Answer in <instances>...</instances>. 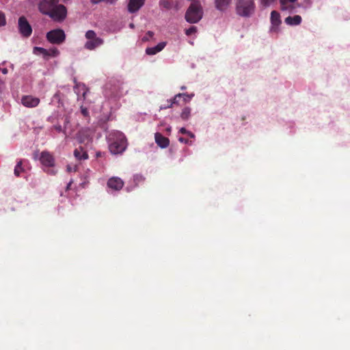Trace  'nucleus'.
I'll return each instance as SVG.
<instances>
[{
  "label": "nucleus",
  "mask_w": 350,
  "mask_h": 350,
  "mask_svg": "<svg viewBox=\"0 0 350 350\" xmlns=\"http://www.w3.org/2000/svg\"><path fill=\"white\" fill-rule=\"evenodd\" d=\"M178 141L182 142V143H185V144H187L188 143V140L187 139L184 138V137H182L178 138Z\"/></svg>",
  "instance_id": "nucleus-34"
},
{
  "label": "nucleus",
  "mask_w": 350,
  "mask_h": 350,
  "mask_svg": "<svg viewBox=\"0 0 350 350\" xmlns=\"http://www.w3.org/2000/svg\"><path fill=\"white\" fill-rule=\"evenodd\" d=\"M75 85L74 87V91L79 96L81 94L83 98H85V94L88 92V89L85 85L83 83H77L76 80H74Z\"/></svg>",
  "instance_id": "nucleus-17"
},
{
  "label": "nucleus",
  "mask_w": 350,
  "mask_h": 350,
  "mask_svg": "<svg viewBox=\"0 0 350 350\" xmlns=\"http://www.w3.org/2000/svg\"><path fill=\"white\" fill-rule=\"evenodd\" d=\"M182 98V104H186L190 101L191 98L194 96L193 94H189L187 93H180Z\"/></svg>",
  "instance_id": "nucleus-22"
},
{
  "label": "nucleus",
  "mask_w": 350,
  "mask_h": 350,
  "mask_svg": "<svg viewBox=\"0 0 350 350\" xmlns=\"http://www.w3.org/2000/svg\"><path fill=\"white\" fill-rule=\"evenodd\" d=\"M271 22L274 26H278L281 23L280 15L276 11H272L271 13Z\"/></svg>",
  "instance_id": "nucleus-20"
},
{
  "label": "nucleus",
  "mask_w": 350,
  "mask_h": 350,
  "mask_svg": "<svg viewBox=\"0 0 350 350\" xmlns=\"http://www.w3.org/2000/svg\"><path fill=\"white\" fill-rule=\"evenodd\" d=\"M55 129L58 132H62L63 129L61 125H55L54 126Z\"/></svg>",
  "instance_id": "nucleus-33"
},
{
  "label": "nucleus",
  "mask_w": 350,
  "mask_h": 350,
  "mask_svg": "<svg viewBox=\"0 0 350 350\" xmlns=\"http://www.w3.org/2000/svg\"><path fill=\"white\" fill-rule=\"evenodd\" d=\"M145 0H129L128 10L130 13L137 12L144 4Z\"/></svg>",
  "instance_id": "nucleus-12"
},
{
  "label": "nucleus",
  "mask_w": 350,
  "mask_h": 350,
  "mask_svg": "<svg viewBox=\"0 0 350 350\" xmlns=\"http://www.w3.org/2000/svg\"><path fill=\"white\" fill-rule=\"evenodd\" d=\"M50 51V56L56 57L59 54V51L56 48H52L49 49Z\"/></svg>",
  "instance_id": "nucleus-28"
},
{
  "label": "nucleus",
  "mask_w": 350,
  "mask_h": 350,
  "mask_svg": "<svg viewBox=\"0 0 350 350\" xmlns=\"http://www.w3.org/2000/svg\"><path fill=\"white\" fill-rule=\"evenodd\" d=\"M180 100H181V95H180V93H178V94H176L173 98L167 100V105L161 106L160 108H161V109H166L167 108L172 107V106L174 105H182V103H180Z\"/></svg>",
  "instance_id": "nucleus-15"
},
{
  "label": "nucleus",
  "mask_w": 350,
  "mask_h": 350,
  "mask_svg": "<svg viewBox=\"0 0 350 350\" xmlns=\"http://www.w3.org/2000/svg\"><path fill=\"white\" fill-rule=\"evenodd\" d=\"M74 155L79 160H85L88 158L87 152L81 146L75 150Z\"/></svg>",
  "instance_id": "nucleus-18"
},
{
  "label": "nucleus",
  "mask_w": 350,
  "mask_h": 350,
  "mask_svg": "<svg viewBox=\"0 0 350 350\" xmlns=\"http://www.w3.org/2000/svg\"><path fill=\"white\" fill-rule=\"evenodd\" d=\"M21 103L26 107H36L39 105L40 99L31 95H26L22 97Z\"/></svg>",
  "instance_id": "nucleus-9"
},
{
  "label": "nucleus",
  "mask_w": 350,
  "mask_h": 350,
  "mask_svg": "<svg viewBox=\"0 0 350 350\" xmlns=\"http://www.w3.org/2000/svg\"><path fill=\"white\" fill-rule=\"evenodd\" d=\"M46 172L51 175H55L56 174V170L54 169H49Z\"/></svg>",
  "instance_id": "nucleus-32"
},
{
  "label": "nucleus",
  "mask_w": 350,
  "mask_h": 350,
  "mask_svg": "<svg viewBox=\"0 0 350 350\" xmlns=\"http://www.w3.org/2000/svg\"><path fill=\"white\" fill-rule=\"evenodd\" d=\"M2 72L3 74H6L8 72V70L6 68H3V69H2Z\"/></svg>",
  "instance_id": "nucleus-42"
},
{
  "label": "nucleus",
  "mask_w": 350,
  "mask_h": 350,
  "mask_svg": "<svg viewBox=\"0 0 350 350\" xmlns=\"http://www.w3.org/2000/svg\"><path fill=\"white\" fill-rule=\"evenodd\" d=\"M190 138H194L195 137V135L193 133H191V131H189L187 132V133L186 134Z\"/></svg>",
  "instance_id": "nucleus-38"
},
{
  "label": "nucleus",
  "mask_w": 350,
  "mask_h": 350,
  "mask_svg": "<svg viewBox=\"0 0 350 350\" xmlns=\"http://www.w3.org/2000/svg\"><path fill=\"white\" fill-rule=\"evenodd\" d=\"M39 51L44 57L50 56V51L42 47H34V51Z\"/></svg>",
  "instance_id": "nucleus-25"
},
{
  "label": "nucleus",
  "mask_w": 350,
  "mask_h": 350,
  "mask_svg": "<svg viewBox=\"0 0 350 350\" xmlns=\"http://www.w3.org/2000/svg\"><path fill=\"white\" fill-rule=\"evenodd\" d=\"M73 183V180H70V182L68 183L67 186H66V190L68 191L70 189V187H71V185Z\"/></svg>",
  "instance_id": "nucleus-37"
},
{
  "label": "nucleus",
  "mask_w": 350,
  "mask_h": 350,
  "mask_svg": "<svg viewBox=\"0 0 350 350\" xmlns=\"http://www.w3.org/2000/svg\"><path fill=\"white\" fill-rule=\"evenodd\" d=\"M297 0H280V9L282 11H288L290 13L295 12Z\"/></svg>",
  "instance_id": "nucleus-11"
},
{
  "label": "nucleus",
  "mask_w": 350,
  "mask_h": 350,
  "mask_svg": "<svg viewBox=\"0 0 350 350\" xmlns=\"http://www.w3.org/2000/svg\"><path fill=\"white\" fill-rule=\"evenodd\" d=\"M124 181L117 176L110 178L107 183V187L114 191L121 190L124 187Z\"/></svg>",
  "instance_id": "nucleus-10"
},
{
  "label": "nucleus",
  "mask_w": 350,
  "mask_h": 350,
  "mask_svg": "<svg viewBox=\"0 0 350 350\" xmlns=\"http://www.w3.org/2000/svg\"><path fill=\"white\" fill-rule=\"evenodd\" d=\"M6 23L5 14L0 11V27L4 26Z\"/></svg>",
  "instance_id": "nucleus-27"
},
{
  "label": "nucleus",
  "mask_w": 350,
  "mask_h": 350,
  "mask_svg": "<svg viewBox=\"0 0 350 350\" xmlns=\"http://www.w3.org/2000/svg\"><path fill=\"white\" fill-rule=\"evenodd\" d=\"M147 37H145L144 40H148V38H152L154 36V33L151 31H148L146 33Z\"/></svg>",
  "instance_id": "nucleus-31"
},
{
  "label": "nucleus",
  "mask_w": 350,
  "mask_h": 350,
  "mask_svg": "<svg viewBox=\"0 0 350 350\" xmlns=\"http://www.w3.org/2000/svg\"><path fill=\"white\" fill-rule=\"evenodd\" d=\"M67 170H68V172H71L72 170V168L70 165H68Z\"/></svg>",
  "instance_id": "nucleus-39"
},
{
  "label": "nucleus",
  "mask_w": 350,
  "mask_h": 350,
  "mask_svg": "<svg viewBox=\"0 0 350 350\" xmlns=\"http://www.w3.org/2000/svg\"><path fill=\"white\" fill-rule=\"evenodd\" d=\"M174 8H175L176 10H179V5H178V3H176V5H175V6H174Z\"/></svg>",
  "instance_id": "nucleus-40"
},
{
  "label": "nucleus",
  "mask_w": 350,
  "mask_h": 350,
  "mask_svg": "<svg viewBox=\"0 0 350 350\" xmlns=\"http://www.w3.org/2000/svg\"><path fill=\"white\" fill-rule=\"evenodd\" d=\"M301 22V17L299 15L288 16L285 18V23L289 25H298Z\"/></svg>",
  "instance_id": "nucleus-19"
},
{
  "label": "nucleus",
  "mask_w": 350,
  "mask_h": 350,
  "mask_svg": "<svg viewBox=\"0 0 350 350\" xmlns=\"http://www.w3.org/2000/svg\"><path fill=\"white\" fill-rule=\"evenodd\" d=\"M18 30L25 38L29 37L32 33V28L25 16H21L18 19Z\"/></svg>",
  "instance_id": "nucleus-7"
},
{
  "label": "nucleus",
  "mask_w": 350,
  "mask_h": 350,
  "mask_svg": "<svg viewBox=\"0 0 350 350\" xmlns=\"http://www.w3.org/2000/svg\"><path fill=\"white\" fill-rule=\"evenodd\" d=\"M85 36L88 40L85 43L84 47L88 50H94L104 43V40L97 37L96 32L93 30L86 31Z\"/></svg>",
  "instance_id": "nucleus-5"
},
{
  "label": "nucleus",
  "mask_w": 350,
  "mask_h": 350,
  "mask_svg": "<svg viewBox=\"0 0 350 350\" xmlns=\"http://www.w3.org/2000/svg\"><path fill=\"white\" fill-rule=\"evenodd\" d=\"M81 113L84 116H86L88 114V111L87 109H81Z\"/></svg>",
  "instance_id": "nucleus-36"
},
{
  "label": "nucleus",
  "mask_w": 350,
  "mask_h": 350,
  "mask_svg": "<svg viewBox=\"0 0 350 350\" xmlns=\"http://www.w3.org/2000/svg\"><path fill=\"white\" fill-rule=\"evenodd\" d=\"M166 46L165 42H159L157 45L153 47H149L146 49V54L153 55L161 51Z\"/></svg>",
  "instance_id": "nucleus-14"
},
{
  "label": "nucleus",
  "mask_w": 350,
  "mask_h": 350,
  "mask_svg": "<svg viewBox=\"0 0 350 350\" xmlns=\"http://www.w3.org/2000/svg\"><path fill=\"white\" fill-rule=\"evenodd\" d=\"M197 31V28L195 26H191L190 28L186 29L185 33L187 36H191V34L196 33Z\"/></svg>",
  "instance_id": "nucleus-26"
},
{
  "label": "nucleus",
  "mask_w": 350,
  "mask_h": 350,
  "mask_svg": "<svg viewBox=\"0 0 350 350\" xmlns=\"http://www.w3.org/2000/svg\"><path fill=\"white\" fill-rule=\"evenodd\" d=\"M179 132L182 134H187L188 131L185 128L183 127L179 130Z\"/></svg>",
  "instance_id": "nucleus-35"
},
{
  "label": "nucleus",
  "mask_w": 350,
  "mask_h": 350,
  "mask_svg": "<svg viewBox=\"0 0 350 350\" xmlns=\"http://www.w3.org/2000/svg\"><path fill=\"white\" fill-rule=\"evenodd\" d=\"M109 151L113 154H121L126 148L127 143L125 135L123 133L114 131L107 136Z\"/></svg>",
  "instance_id": "nucleus-2"
},
{
  "label": "nucleus",
  "mask_w": 350,
  "mask_h": 350,
  "mask_svg": "<svg viewBox=\"0 0 350 350\" xmlns=\"http://www.w3.org/2000/svg\"><path fill=\"white\" fill-rule=\"evenodd\" d=\"M22 164H23V163H22L21 160H20L19 161L17 162V164H16V165L15 166V168H14V174H15V176H19L20 174L23 170V169L22 167Z\"/></svg>",
  "instance_id": "nucleus-24"
},
{
  "label": "nucleus",
  "mask_w": 350,
  "mask_h": 350,
  "mask_svg": "<svg viewBox=\"0 0 350 350\" xmlns=\"http://www.w3.org/2000/svg\"><path fill=\"white\" fill-rule=\"evenodd\" d=\"M203 10L199 1L191 3L185 13V20L189 23H196L202 18Z\"/></svg>",
  "instance_id": "nucleus-3"
},
{
  "label": "nucleus",
  "mask_w": 350,
  "mask_h": 350,
  "mask_svg": "<svg viewBox=\"0 0 350 350\" xmlns=\"http://www.w3.org/2000/svg\"><path fill=\"white\" fill-rule=\"evenodd\" d=\"M46 37L47 40L53 44H61L66 39L65 33L61 29H56L49 31Z\"/></svg>",
  "instance_id": "nucleus-6"
},
{
  "label": "nucleus",
  "mask_w": 350,
  "mask_h": 350,
  "mask_svg": "<svg viewBox=\"0 0 350 350\" xmlns=\"http://www.w3.org/2000/svg\"><path fill=\"white\" fill-rule=\"evenodd\" d=\"M155 142L159 146L162 148H167L169 146L170 140L168 138L164 137L160 133H156L154 135Z\"/></svg>",
  "instance_id": "nucleus-13"
},
{
  "label": "nucleus",
  "mask_w": 350,
  "mask_h": 350,
  "mask_svg": "<svg viewBox=\"0 0 350 350\" xmlns=\"http://www.w3.org/2000/svg\"><path fill=\"white\" fill-rule=\"evenodd\" d=\"M130 27H131V28H133V27H134V25L131 23V24H130Z\"/></svg>",
  "instance_id": "nucleus-44"
},
{
  "label": "nucleus",
  "mask_w": 350,
  "mask_h": 350,
  "mask_svg": "<svg viewBox=\"0 0 350 350\" xmlns=\"http://www.w3.org/2000/svg\"><path fill=\"white\" fill-rule=\"evenodd\" d=\"M133 180L137 183L138 182L143 181L144 178L142 176H140V175H135L133 177Z\"/></svg>",
  "instance_id": "nucleus-29"
},
{
  "label": "nucleus",
  "mask_w": 350,
  "mask_h": 350,
  "mask_svg": "<svg viewBox=\"0 0 350 350\" xmlns=\"http://www.w3.org/2000/svg\"><path fill=\"white\" fill-rule=\"evenodd\" d=\"M255 10V3L253 0H237L236 3L237 14L243 17H250Z\"/></svg>",
  "instance_id": "nucleus-4"
},
{
  "label": "nucleus",
  "mask_w": 350,
  "mask_h": 350,
  "mask_svg": "<svg viewBox=\"0 0 350 350\" xmlns=\"http://www.w3.org/2000/svg\"><path fill=\"white\" fill-rule=\"evenodd\" d=\"M59 0H40L39 11L50 16L55 21H62L67 14L66 7L59 3Z\"/></svg>",
  "instance_id": "nucleus-1"
},
{
  "label": "nucleus",
  "mask_w": 350,
  "mask_h": 350,
  "mask_svg": "<svg viewBox=\"0 0 350 350\" xmlns=\"http://www.w3.org/2000/svg\"><path fill=\"white\" fill-rule=\"evenodd\" d=\"M275 0H261L262 4L265 6H269L271 3L274 2Z\"/></svg>",
  "instance_id": "nucleus-30"
},
{
  "label": "nucleus",
  "mask_w": 350,
  "mask_h": 350,
  "mask_svg": "<svg viewBox=\"0 0 350 350\" xmlns=\"http://www.w3.org/2000/svg\"><path fill=\"white\" fill-rule=\"evenodd\" d=\"M185 89H186V87H185V86H181V87H180V90H185Z\"/></svg>",
  "instance_id": "nucleus-43"
},
{
  "label": "nucleus",
  "mask_w": 350,
  "mask_h": 350,
  "mask_svg": "<svg viewBox=\"0 0 350 350\" xmlns=\"http://www.w3.org/2000/svg\"><path fill=\"white\" fill-rule=\"evenodd\" d=\"M191 108L189 107H185V108H183V109L182 110V112L180 113V118L183 120H187L189 119V118L190 117V115H191Z\"/></svg>",
  "instance_id": "nucleus-21"
},
{
  "label": "nucleus",
  "mask_w": 350,
  "mask_h": 350,
  "mask_svg": "<svg viewBox=\"0 0 350 350\" xmlns=\"http://www.w3.org/2000/svg\"><path fill=\"white\" fill-rule=\"evenodd\" d=\"M159 5L166 10H170L172 8V3L170 0H159Z\"/></svg>",
  "instance_id": "nucleus-23"
},
{
  "label": "nucleus",
  "mask_w": 350,
  "mask_h": 350,
  "mask_svg": "<svg viewBox=\"0 0 350 350\" xmlns=\"http://www.w3.org/2000/svg\"><path fill=\"white\" fill-rule=\"evenodd\" d=\"M101 156H102V153H101L100 152H98L96 153V157H101Z\"/></svg>",
  "instance_id": "nucleus-41"
},
{
  "label": "nucleus",
  "mask_w": 350,
  "mask_h": 350,
  "mask_svg": "<svg viewBox=\"0 0 350 350\" xmlns=\"http://www.w3.org/2000/svg\"><path fill=\"white\" fill-rule=\"evenodd\" d=\"M40 161L42 165L46 167H52L55 165V158L48 151H42L40 156Z\"/></svg>",
  "instance_id": "nucleus-8"
},
{
  "label": "nucleus",
  "mask_w": 350,
  "mask_h": 350,
  "mask_svg": "<svg viewBox=\"0 0 350 350\" xmlns=\"http://www.w3.org/2000/svg\"><path fill=\"white\" fill-rule=\"evenodd\" d=\"M232 0H215V7L217 10L224 12L227 10Z\"/></svg>",
  "instance_id": "nucleus-16"
}]
</instances>
